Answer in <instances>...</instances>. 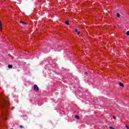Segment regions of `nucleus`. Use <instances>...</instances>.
I'll return each mask as SVG.
<instances>
[{"mask_svg": "<svg viewBox=\"0 0 129 129\" xmlns=\"http://www.w3.org/2000/svg\"><path fill=\"white\" fill-rule=\"evenodd\" d=\"M0 104H1L2 115L4 118L7 119L6 112H7V110H8V108L6 107V104L9 105V100H8V99L0 98Z\"/></svg>", "mask_w": 129, "mask_h": 129, "instance_id": "obj_1", "label": "nucleus"}, {"mask_svg": "<svg viewBox=\"0 0 129 129\" xmlns=\"http://www.w3.org/2000/svg\"><path fill=\"white\" fill-rule=\"evenodd\" d=\"M34 91H36V92L39 91V87H38V85H34Z\"/></svg>", "mask_w": 129, "mask_h": 129, "instance_id": "obj_2", "label": "nucleus"}, {"mask_svg": "<svg viewBox=\"0 0 129 129\" xmlns=\"http://www.w3.org/2000/svg\"><path fill=\"white\" fill-rule=\"evenodd\" d=\"M0 30L3 31V24H2V21H0Z\"/></svg>", "mask_w": 129, "mask_h": 129, "instance_id": "obj_3", "label": "nucleus"}, {"mask_svg": "<svg viewBox=\"0 0 129 129\" xmlns=\"http://www.w3.org/2000/svg\"><path fill=\"white\" fill-rule=\"evenodd\" d=\"M19 23H20L21 24H23V25H27V23L24 22V21H20Z\"/></svg>", "mask_w": 129, "mask_h": 129, "instance_id": "obj_4", "label": "nucleus"}, {"mask_svg": "<svg viewBox=\"0 0 129 129\" xmlns=\"http://www.w3.org/2000/svg\"><path fill=\"white\" fill-rule=\"evenodd\" d=\"M119 85L121 86V87H124V85H123V84L121 82H119Z\"/></svg>", "mask_w": 129, "mask_h": 129, "instance_id": "obj_5", "label": "nucleus"}, {"mask_svg": "<svg viewBox=\"0 0 129 129\" xmlns=\"http://www.w3.org/2000/svg\"><path fill=\"white\" fill-rule=\"evenodd\" d=\"M8 68H9V69H11L13 68V65H12V64H9V65H8Z\"/></svg>", "mask_w": 129, "mask_h": 129, "instance_id": "obj_6", "label": "nucleus"}, {"mask_svg": "<svg viewBox=\"0 0 129 129\" xmlns=\"http://www.w3.org/2000/svg\"><path fill=\"white\" fill-rule=\"evenodd\" d=\"M116 17H117V18H120V14H119V13H117Z\"/></svg>", "mask_w": 129, "mask_h": 129, "instance_id": "obj_7", "label": "nucleus"}, {"mask_svg": "<svg viewBox=\"0 0 129 129\" xmlns=\"http://www.w3.org/2000/svg\"><path fill=\"white\" fill-rule=\"evenodd\" d=\"M75 118H76L77 119H79V116L76 115Z\"/></svg>", "mask_w": 129, "mask_h": 129, "instance_id": "obj_8", "label": "nucleus"}, {"mask_svg": "<svg viewBox=\"0 0 129 129\" xmlns=\"http://www.w3.org/2000/svg\"><path fill=\"white\" fill-rule=\"evenodd\" d=\"M65 24H66V25H69V21L67 20L65 22Z\"/></svg>", "mask_w": 129, "mask_h": 129, "instance_id": "obj_9", "label": "nucleus"}, {"mask_svg": "<svg viewBox=\"0 0 129 129\" xmlns=\"http://www.w3.org/2000/svg\"><path fill=\"white\" fill-rule=\"evenodd\" d=\"M126 34L127 36H129V31H127Z\"/></svg>", "mask_w": 129, "mask_h": 129, "instance_id": "obj_10", "label": "nucleus"}, {"mask_svg": "<svg viewBox=\"0 0 129 129\" xmlns=\"http://www.w3.org/2000/svg\"><path fill=\"white\" fill-rule=\"evenodd\" d=\"M125 127H126L127 129H129L128 126H127V125H125Z\"/></svg>", "mask_w": 129, "mask_h": 129, "instance_id": "obj_11", "label": "nucleus"}, {"mask_svg": "<svg viewBox=\"0 0 129 129\" xmlns=\"http://www.w3.org/2000/svg\"><path fill=\"white\" fill-rule=\"evenodd\" d=\"M20 127H21V128H23V127H24V126H23V125H20Z\"/></svg>", "mask_w": 129, "mask_h": 129, "instance_id": "obj_12", "label": "nucleus"}, {"mask_svg": "<svg viewBox=\"0 0 129 129\" xmlns=\"http://www.w3.org/2000/svg\"><path fill=\"white\" fill-rule=\"evenodd\" d=\"M109 128L113 129V127H112V126H109Z\"/></svg>", "mask_w": 129, "mask_h": 129, "instance_id": "obj_13", "label": "nucleus"}, {"mask_svg": "<svg viewBox=\"0 0 129 129\" xmlns=\"http://www.w3.org/2000/svg\"><path fill=\"white\" fill-rule=\"evenodd\" d=\"M76 32H77V33L78 32V29L77 28L76 29Z\"/></svg>", "mask_w": 129, "mask_h": 129, "instance_id": "obj_14", "label": "nucleus"}, {"mask_svg": "<svg viewBox=\"0 0 129 129\" xmlns=\"http://www.w3.org/2000/svg\"><path fill=\"white\" fill-rule=\"evenodd\" d=\"M113 118L114 119H116V117H115V116H113Z\"/></svg>", "mask_w": 129, "mask_h": 129, "instance_id": "obj_15", "label": "nucleus"}, {"mask_svg": "<svg viewBox=\"0 0 129 129\" xmlns=\"http://www.w3.org/2000/svg\"><path fill=\"white\" fill-rule=\"evenodd\" d=\"M77 33H78V34H80V31H78Z\"/></svg>", "mask_w": 129, "mask_h": 129, "instance_id": "obj_16", "label": "nucleus"}, {"mask_svg": "<svg viewBox=\"0 0 129 129\" xmlns=\"http://www.w3.org/2000/svg\"><path fill=\"white\" fill-rule=\"evenodd\" d=\"M85 74H87V72H85Z\"/></svg>", "mask_w": 129, "mask_h": 129, "instance_id": "obj_17", "label": "nucleus"}]
</instances>
